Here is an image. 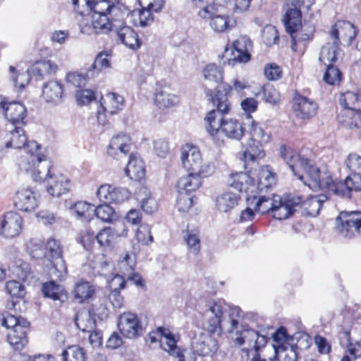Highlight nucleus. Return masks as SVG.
Returning a JSON list of instances; mask_svg holds the SVG:
<instances>
[{
    "label": "nucleus",
    "instance_id": "nucleus-1",
    "mask_svg": "<svg viewBox=\"0 0 361 361\" xmlns=\"http://www.w3.org/2000/svg\"><path fill=\"white\" fill-rule=\"evenodd\" d=\"M232 90L228 84H222L214 94L210 90H206L208 100L216 106L207 113L204 118L206 129L211 136L216 135L219 131L227 137L239 140L246 131L244 123H241L235 118H226L231 111V105L228 97Z\"/></svg>",
    "mask_w": 361,
    "mask_h": 361
},
{
    "label": "nucleus",
    "instance_id": "nucleus-2",
    "mask_svg": "<svg viewBox=\"0 0 361 361\" xmlns=\"http://www.w3.org/2000/svg\"><path fill=\"white\" fill-rule=\"evenodd\" d=\"M279 150L281 157L299 180L310 188H318L331 192L336 179H333L329 170L318 168L312 161L301 157L285 145H281Z\"/></svg>",
    "mask_w": 361,
    "mask_h": 361
},
{
    "label": "nucleus",
    "instance_id": "nucleus-3",
    "mask_svg": "<svg viewBox=\"0 0 361 361\" xmlns=\"http://www.w3.org/2000/svg\"><path fill=\"white\" fill-rule=\"evenodd\" d=\"M89 13H91L92 25L95 32L106 34L116 26L118 20L115 17L120 10L109 0H92Z\"/></svg>",
    "mask_w": 361,
    "mask_h": 361
},
{
    "label": "nucleus",
    "instance_id": "nucleus-4",
    "mask_svg": "<svg viewBox=\"0 0 361 361\" xmlns=\"http://www.w3.org/2000/svg\"><path fill=\"white\" fill-rule=\"evenodd\" d=\"M342 24L343 27H341V23H336L332 26L330 30V35L334 39V42L332 43H327L321 49L319 59L326 66L327 64L334 65L337 61V51L341 44L339 39L340 27H341L342 31H345L341 37L347 45L351 44L357 35L358 30L352 23L344 21Z\"/></svg>",
    "mask_w": 361,
    "mask_h": 361
},
{
    "label": "nucleus",
    "instance_id": "nucleus-5",
    "mask_svg": "<svg viewBox=\"0 0 361 361\" xmlns=\"http://www.w3.org/2000/svg\"><path fill=\"white\" fill-rule=\"evenodd\" d=\"M27 154L18 160V165L21 171L30 174L35 181L43 179V176L49 175L51 162L48 157L35 149H28Z\"/></svg>",
    "mask_w": 361,
    "mask_h": 361
},
{
    "label": "nucleus",
    "instance_id": "nucleus-6",
    "mask_svg": "<svg viewBox=\"0 0 361 361\" xmlns=\"http://www.w3.org/2000/svg\"><path fill=\"white\" fill-rule=\"evenodd\" d=\"M207 306L209 312L213 315V317H210L208 320L207 329L209 332L214 334L217 331L218 329L221 330V318L224 313L226 312L228 308L230 309L229 318L231 326L228 331L233 332L235 329H238V321L234 317H241L242 310L239 307L235 306L230 307L223 300L209 302Z\"/></svg>",
    "mask_w": 361,
    "mask_h": 361
},
{
    "label": "nucleus",
    "instance_id": "nucleus-7",
    "mask_svg": "<svg viewBox=\"0 0 361 361\" xmlns=\"http://www.w3.org/2000/svg\"><path fill=\"white\" fill-rule=\"evenodd\" d=\"M117 326L122 336L129 339L142 336L146 329L138 315L131 312L121 314Z\"/></svg>",
    "mask_w": 361,
    "mask_h": 361
},
{
    "label": "nucleus",
    "instance_id": "nucleus-8",
    "mask_svg": "<svg viewBox=\"0 0 361 361\" xmlns=\"http://www.w3.org/2000/svg\"><path fill=\"white\" fill-rule=\"evenodd\" d=\"M39 204V195L30 187L18 189L13 197L14 207L22 212H33L38 207Z\"/></svg>",
    "mask_w": 361,
    "mask_h": 361
},
{
    "label": "nucleus",
    "instance_id": "nucleus-9",
    "mask_svg": "<svg viewBox=\"0 0 361 361\" xmlns=\"http://www.w3.org/2000/svg\"><path fill=\"white\" fill-rule=\"evenodd\" d=\"M301 202L302 196L300 195L289 194L284 197L283 200L279 196L271 215L274 219L279 220L286 219L293 214Z\"/></svg>",
    "mask_w": 361,
    "mask_h": 361
},
{
    "label": "nucleus",
    "instance_id": "nucleus-10",
    "mask_svg": "<svg viewBox=\"0 0 361 361\" xmlns=\"http://www.w3.org/2000/svg\"><path fill=\"white\" fill-rule=\"evenodd\" d=\"M238 335L235 338V343L240 345L247 343V350H254L255 352H259L267 343L268 338L266 336L259 334V333L252 329H249L247 325H242L241 330L237 331Z\"/></svg>",
    "mask_w": 361,
    "mask_h": 361
},
{
    "label": "nucleus",
    "instance_id": "nucleus-11",
    "mask_svg": "<svg viewBox=\"0 0 361 361\" xmlns=\"http://www.w3.org/2000/svg\"><path fill=\"white\" fill-rule=\"evenodd\" d=\"M124 102L123 97L115 92H109L105 95V98L102 97L100 106L97 111V121L99 123L105 126L104 113H108L111 115L116 114L123 109Z\"/></svg>",
    "mask_w": 361,
    "mask_h": 361
},
{
    "label": "nucleus",
    "instance_id": "nucleus-12",
    "mask_svg": "<svg viewBox=\"0 0 361 361\" xmlns=\"http://www.w3.org/2000/svg\"><path fill=\"white\" fill-rule=\"evenodd\" d=\"M13 129L10 130V134L5 146L6 148L21 149L25 150L28 149H35L37 152L41 149V145L35 140L28 141L27 136L25 134L23 126H13Z\"/></svg>",
    "mask_w": 361,
    "mask_h": 361
},
{
    "label": "nucleus",
    "instance_id": "nucleus-13",
    "mask_svg": "<svg viewBox=\"0 0 361 361\" xmlns=\"http://www.w3.org/2000/svg\"><path fill=\"white\" fill-rule=\"evenodd\" d=\"M359 212H341L336 218V228L341 235L350 239L357 235Z\"/></svg>",
    "mask_w": 361,
    "mask_h": 361
},
{
    "label": "nucleus",
    "instance_id": "nucleus-14",
    "mask_svg": "<svg viewBox=\"0 0 361 361\" xmlns=\"http://www.w3.org/2000/svg\"><path fill=\"white\" fill-rule=\"evenodd\" d=\"M0 109L12 126H24L27 116V109L24 104L17 102H7L4 99H0Z\"/></svg>",
    "mask_w": 361,
    "mask_h": 361
},
{
    "label": "nucleus",
    "instance_id": "nucleus-15",
    "mask_svg": "<svg viewBox=\"0 0 361 361\" xmlns=\"http://www.w3.org/2000/svg\"><path fill=\"white\" fill-rule=\"evenodd\" d=\"M23 227V217L17 212H8L3 216L0 234L6 238H13L20 234Z\"/></svg>",
    "mask_w": 361,
    "mask_h": 361
},
{
    "label": "nucleus",
    "instance_id": "nucleus-16",
    "mask_svg": "<svg viewBox=\"0 0 361 361\" xmlns=\"http://www.w3.org/2000/svg\"><path fill=\"white\" fill-rule=\"evenodd\" d=\"M130 192L126 188H113L110 185H101L97 196L101 202L111 204H121L128 200Z\"/></svg>",
    "mask_w": 361,
    "mask_h": 361
},
{
    "label": "nucleus",
    "instance_id": "nucleus-17",
    "mask_svg": "<svg viewBox=\"0 0 361 361\" xmlns=\"http://www.w3.org/2000/svg\"><path fill=\"white\" fill-rule=\"evenodd\" d=\"M232 58L228 59V64L235 66L237 63H247L250 60V51L252 47V42L247 36H241L233 44Z\"/></svg>",
    "mask_w": 361,
    "mask_h": 361
},
{
    "label": "nucleus",
    "instance_id": "nucleus-18",
    "mask_svg": "<svg viewBox=\"0 0 361 361\" xmlns=\"http://www.w3.org/2000/svg\"><path fill=\"white\" fill-rule=\"evenodd\" d=\"M354 191H361V176L356 174L348 175L343 181L336 180L331 190L336 195L347 199L351 198Z\"/></svg>",
    "mask_w": 361,
    "mask_h": 361
},
{
    "label": "nucleus",
    "instance_id": "nucleus-19",
    "mask_svg": "<svg viewBox=\"0 0 361 361\" xmlns=\"http://www.w3.org/2000/svg\"><path fill=\"white\" fill-rule=\"evenodd\" d=\"M111 30L116 32L119 40L129 49L137 50L141 47L142 42L137 33L131 27L125 25L123 22L118 20Z\"/></svg>",
    "mask_w": 361,
    "mask_h": 361
},
{
    "label": "nucleus",
    "instance_id": "nucleus-20",
    "mask_svg": "<svg viewBox=\"0 0 361 361\" xmlns=\"http://www.w3.org/2000/svg\"><path fill=\"white\" fill-rule=\"evenodd\" d=\"M191 346L194 354L202 357L210 355L218 350L217 341L205 334H200L198 336H195Z\"/></svg>",
    "mask_w": 361,
    "mask_h": 361
},
{
    "label": "nucleus",
    "instance_id": "nucleus-21",
    "mask_svg": "<svg viewBox=\"0 0 361 361\" xmlns=\"http://www.w3.org/2000/svg\"><path fill=\"white\" fill-rule=\"evenodd\" d=\"M47 255L51 261L52 267L60 274L66 273L67 267L62 257V247L60 242L55 239H49L45 246Z\"/></svg>",
    "mask_w": 361,
    "mask_h": 361
},
{
    "label": "nucleus",
    "instance_id": "nucleus-22",
    "mask_svg": "<svg viewBox=\"0 0 361 361\" xmlns=\"http://www.w3.org/2000/svg\"><path fill=\"white\" fill-rule=\"evenodd\" d=\"M293 109L298 118L305 120L316 115L318 105L314 101L300 96L294 99Z\"/></svg>",
    "mask_w": 361,
    "mask_h": 361
},
{
    "label": "nucleus",
    "instance_id": "nucleus-23",
    "mask_svg": "<svg viewBox=\"0 0 361 361\" xmlns=\"http://www.w3.org/2000/svg\"><path fill=\"white\" fill-rule=\"evenodd\" d=\"M180 159L183 167L188 172H195L202 164L200 150L194 146L186 144L182 149Z\"/></svg>",
    "mask_w": 361,
    "mask_h": 361
},
{
    "label": "nucleus",
    "instance_id": "nucleus-24",
    "mask_svg": "<svg viewBox=\"0 0 361 361\" xmlns=\"http://www.w3.org/2000/svg\"><path fill=\"white\" fill-rule=\"evenodd\" d=\"M41 180H47V192L53 197H60L69 190L70 180L62 175L53 176L50 172L47 176H43Z\"/></svg>",
    "mask_w": 361,
    "mask_h": 361
},
{
    "label": "nucleus",
    "instance_id": "nucleus-25",
    "mask_svg": "<svg viewBox=\"0 0 361 361\" xmlns=\"http://www.w3.org/2000/svg\"><path fill=\"white\" fill-rule=\"evenodd\" d=\"M64 96L63 84L58 80H50L42 88V97L47 103L58 104Z\"/></svg>",
    "mask_w": 361,
    "mask_h": 361
},
{
    "label": "nucleus",
    "instance_id": "nucleus-26",
    "mask_svg": "<svg viewBox=\"0 0 361 361\" xmlns=\"http://www.w3.org/2000/svg\"><path fill=\"white\" fill-rule=\"evenodd\" d=\"M118 267L123 274H128V279L133 281L139 287H145V282L142 276L137 274L131 273L134 271L135 266V256L126 252L122 259L118 261Z\"/></svg>",
    "mask_w": 361,
    "mask_h": 361
},
{
    "label": "nucleus",
    "instance_id": "nucleus-27",
    "mask_svg": "<svg viewBox=\"0 0 361 361\" xmlns=\"http://www.w3.org/2000/svg\"><path fill=\"white\" fill-rule=\"evenodd\" d=\"M228 184L241 192H254L252 188L255 187V180L244 172L231 173L228 179Z\"/></svg>",
    "mask_w": 361,
    "mask_h": 361
},
{
    "label": "nucleus",
    "instance_id": "nucleus-28",
    "mask_svg": "<svg viewBox=\"0 0 361 361\" xmlns=\"http://www.w3.org/2000/svg\"><path fill=\"white\" fill-rule=\"evenodd\" d=\"M6 290L11 295V300L8 302L7 307L10 310H16L17 305L23 300L25 294V286L19 281H9L6 282Z\"/></svg>",
    "mask_w": 361,
    "mask_h": 361
},
{
    "label": "nucleus",
    "instance_id": "nucleus-29",
    "mask_svg": "<svg viewBox=\"0 0 361 361\" xmlns=\"http://www.w3.org/2000/svg\"><path fill=\"white\" fill-rule=\"evenodd\" d=\"M202 184L200 177L194 172H189L186 176H183L177 182L178 192L180 195H189L196 191Z\"/></svg>",
    "mask_w": 361,
    "mask_h": 361
},
{
    "label": "nucleus",
    "instance_id": "nucleus-30",
    "mask_svg": "<svg viewBox=\"0 0 361 361\" xmlns=\"http://www.w3.org/2000/svg\"><path fill=\"white\" fill-rule=\"evenodd\" d=\"M126 174L130 179L141 180L145 175V168L143 161L137 154L131 153L126 168Z\"/></svg>",
    "mask_w": 361,
    "mask_h": 361
},
{
    "label": "nucleus",
    "instance_id": "nucleus-31",
    "mask_svg": "<svg viewBox=\"0 0 361 361\" xmlns=\"http://www.w3.org/2000/svg\"><path fill=\"white\" fill-rule=\"evenodd\" d=\"M276 182V175L272 168L266 165L261 168L257 176V189L259 192H267Z\"/></svg>",
    "mask_w": 361,
    "mask_h": 361
},
{
    "label": "nucleus",
    "instance_id": "nucleus-32",
    "mask_svg": "<svg viewBox=\"0 0 361 361\" xmlns=\"http://www.w3.org/2000/svg\"><path fill=\"white\" fill-rule=\"evenodd\" d=\"M75 325L83 332H92L97 327L96 314L90 310H82L76 314Z\"/></svg>",
    "mask_w": 361,
    "mask_h": 361
},
{
    "label": "nucleus",
    "instance_id": "nucleus-33",
    "mask_svg": "<svg viewBox=\"0 0 361 361\" xmlns=\"http://www.w3.org/2000/svg\"><path fill=\"white\" fill-rule=\"evenodd\" d=\"M202 73L205 80H207L209 82H212L217 85L216 88H215L214 90L205 87L204 92L206 93L207 90H210L214 94L218 89V87L221 85L222 84H224V82H222L224 79L223 68L215 63H209L203 68Z\"/></svg>",
    "mask_w": 361,
    "mask_h": 361
},
{
    "label": "nucleus",
    "instance_id": "nucleus-34",
    "mask_svg": "<svg viewBox=\"0 0 361 361\" xmlns=\"http://www.w3.org/2000/svg\"><path fill=\"white\" fill-rule=\"evenodd\" d=\"M263 143L264 142L249 140L246 149L242 154V157H240L245 164L254 162L257 159H261L265 156L262 146Z\"/></svg>",
    "mask_w": 361,
    "mask_h": 361
},
{
    "label": "nucleus",
    "instance_id": "nucleus-35",
    "mask_svg": "<svg viewBox=\"0 0 361 361\" xmlns=\"http://www.w3.org/2000/svg\"><path fill=\"white\" fill-rule=\"evenodd\" d=\"M71 211L81 221L90 222L94 216V205L84 201L75 202Z\"/></svg>",
    "mask_w": 361,
    "mask_h": 361
},
{
    "label": "nucleus",
    "instance_id": "nucleus-36",
    "mask_svg": "<svg viewBox=\"0 0 361 361\" xmlns=\"http://www.w3.org/2000/svg\"><path fill=\"white\" fill-rule=\"evenodd\" d=\"M160 347L169 353L171 356L178 358V361H185V354L188 353L186 349H181L177 345V341L175 339L174 334L165 338L159 340Z\"/></svg>",
    "mask_w": 361,
    "mask_h": 361
},
{
    "label": "nucleus",
    "instance_id": "nucleus-37",
    "mask_svg": "<svg viewBox=\"0 0 361 361\" xmlns=\"http://www.w3.org/2000/svg\"><path fill=\"white\" fill-rule=\"evenodd\" d=\"M57 68V65L49 60H41L35 62L30 69L35 79L42 80L45 75L55 73Z\"/></svg>",
    "mask_w": 361,
    "mask_h": 361
},
{
    "label": "nucleus",
    "instance_id": "nucleus-38",
    "mask_svg": "<svg viewBox=\"0 0 361 361\" xmlns=\"http://www.w3.org/2000/svg\"><path fill=\"white\" fill-rule=\"evenodd\" d=\"M128 141V137L126 135H118L112 137L107 149V153L111 157L118 155V152L126 155L130 148Z\"/></svg>",
    "mask_w": 361,
    "mask_h": 361
},
{
    "label": "nucleus",
    "instance_id": "nucleus-39",
    "mask_svg": "<svg viewBox=\"0 0 361 361\" xmlns=\"http://www.w3.org/2000/svg\"><path fill=\"white\" fill-rule=\"evenodd\" d=\"M136 199L140 202L142 210L147 214H152L157 210V203L155 199L151 197L150 191L147 188H140L136 193Z\"/></svg>",
    "mask_w": 361,
    "mask_h": 361
},
{
    "label": "nucleus",
    "instance_id": "nucleus-40",
    "mask_svg": "<svg viewBox=\"0 0 361 361\" xmlns=\"http://www.w3.org/2000/svg\"><path fill=\"white\" fill-rule=\"evenodd\" d=\"M42 290L45 297L49 298L53 300L64 302L67 300V293L63 287L57 284L54 281L43 283Z\"/></svg>",
    "mask_w": 361,
    "mask_h": 361
},
{
    "label": "nucleus",
    "instance_id": "nucleus-41",
    "mask_svg": "<svg viewBox=\"0 0 361 361\" xmlns=\"http://www.w3.org/2000/svg\"><path fill=\"white\" fill-rule=\"evenodd\" d=\"M244 125L245 127H248L247 131L250 135L249 140L264 142V143L269 142V135L253 120V118L250 115L246 116V123H244Z\"/></svg>",
    "mask_w": 361,
    "mask_h": 361
},
{
    "label": "nucleus",
    "instance_id": "nucleus-42",
    "mask_svg": "<svg viewBox=\"0 0 361 361\" xmlns=\"http://www.w3.org/2000/svg\"><path fill=\"white\" fill-rule=\"evenodd\" d=\"M301 11L297 9H288L283 18L284 26L289 35L296 32L302 26Z\"/></svg>",
    "mask_w": 361,
    "mask_h": 361
},
{
    "label": "nucleus",
    "instance_id": "nucleus-43",
    "mask_svg": "<svg viewBox=\"0 0 361 361\" xmlns=\"http://www.w3.org/2000/svg\"><path fill=\"white\" fill-rule=\"evenodd\" d=\"M207 18L210 19V27L218 33L226 32L230 30L233 25L231 24L228 16L217 14L216 8L214 7V13Z\"/></svg>",
    "mask_w": 361,
    "mask_h": 361
},
{
    "label": "nucleus",
    "instance_id": "nucleus-44",
    "mask_svg": "<svg viewBox=\"0 0 361 361\" xmlns=\"http://www.w3.org/2000/svg\"><path fill=\"white\" fill-rule=\"evenodd\" d=\"M73 293L75 300L78 302L82 303L93 298L95 288L88 281H80L75 284Z\"/></svg>",
    "mask_w": 361,
    "mask_h": 361
},
{
    "label": "nucleus",
    "instance_id": "nucleus-45",
    "mask_svg": "<svg viewBox=\"0 0 361 361\" xmlns=\"http://www.w3.org/2000/svg\"><path fill=\"white\" fill-rule=\"evenodd\" d=\"M361 95L357 92L346 91L339 97L340 104L344 109L360 110L361 109Z\"/></svg>",
    "mask_w": 361,
    "mask_h": 361
},
{
    "label": "nucleus",
    "instance_id": "nucleus-46",
    "mask_svg": "<svg viewBox=\"0 0 361 361\" xmlns=\"http://www.w3.org/2000/svg\"><path fill=\"white\" fill-rule=\"evenodd\" d=\"M314 28L311 25L301 26L296 32H293L290 35L291 49L293 51H297V44L298 42H305L312 40L313 38Z\"/></svg>",
    "mask_w": 361,
    "mask_h": 361
},
{
    "label": "nucleus",
    "instance_id": "nucleus-47",
    "mask_svg": "<svg viewBox=\"0 0 361 361\" xmlns=\"http://www.w3.org/2000/svg\"><path fill=\"white\" fill-rule=\"evenodd\" d=\"M238 199L239 196L233 192H225L216 198V205L219 211L228 212L238 204Z\"/></svg>",
    "mask_w": 361,
    "mask_h": 361
},
{
    "label": "nucleus",
    "instance_id": "nucleus-48",
    "mask_svg": "<svg viewBox=\"0 0 361 361\" xmlns=\"http://www.w3.org/2000/svg\"><path fill=\"white\" fill-rule=\"evenodd\" d=\"M154 102L160 109H165L177 105L180 100L179 97L175 94H171L164 90H161L154 94Z\"/></svg>",
    "mask_w": 361,
    "mask_h": 361
},
{
    "label": "nucleus",
    "instance_id": "nucleus-49",
    "mask_svg": "<svg viewBox=\"0 0 361 361\" xmlns=\"http://www.w3.org/2000/svg\"><path fill=\"white\" fill-rule=\"evenodd\" d=\"M183 238L188 245L190 252L194 255H197L200 250V231L197 228H189L187 227L186 230L183 231Z\"/></svg>",
    "mask_w": 361,
    "mask_h": 361
},
{
    "label": "nucleus",
    "instance_id": "nucleus-50",
    "mask_svg": "<svg viewBox=\"0 0 361 361\" xmlns=\"http://www.w3.org/2000/svg\"><path fill=\"white\" fill-rule=\"evenodd\" d=\"M107 52H100L95 57L94 63L87 71V77L94 78L103 68H109L111 63Z\"/></svg>",
    "mask_w": 361,
    "mask_h": 361
},
{
    "label": "nucleus",
    "instance_id": "nucleus-51",
    "mask_svg": "<svg viewBox=\"0 0 361 361\" xmlns=\"http://www.w3.org/2000/svg\"><path fill=\"white\" fill-rule=\"evenodd\" d=\"M61 355L63 361H85L87 359L86 350L78 345L68 346Z\"/></svg>",
    "mask_w": 361,
    "mask_h": 361
},
{
    "label": "nucleus",
    "instance_id": "nucleus-52",
    "mask_svg": "<svg viewBox=\"0 0 361 361\" xmlns=\"http://www.w3.org/2000/svg\"><path fill=\"white\" fill-rule=\"evenodd\" d=\"M277 197L279 195H273L271 197L266 195L260 196L256 203L255 211L262 214L271 213Z\"/></svg>",
    "mask_w": 361,
    "mask_h": 361
},
{
    "label": "nucleus",
    "instance_id": "nucleus-53",
    "mask_svg": "<svg viewBox=\"0 0 361 361\" xmlns=\"http://www.w3.org/2000/svg\"><path fill=\"white\" fill-rule=\"evenodd\" d=\"M104 203L94 207V216L104 222L110 223L116 218V214L110 203Z\"/></svg>",
    "mask_w": 361,
    "mask_h": 361
},
{
    "label": "nucleus",
    "instance_id": "nucleus-54",
    "mask_svg": "<svg viewBox=\"0 0 361 361\" xmlns=\"http://www.w3.org/2000/svg\"><path fill=\"white\" fill-rule=\"evenodd\" d=\"M19 332V336H16L15 331H9L7 334V341L16 350H22L28 343L26 331Z\"/></svg>",
    "mask_w": 361,
    "mask_h": 361
},
{
    "label": "nucleus",
    "instance_id": "nucleus-55",
    "mask_svg": "<svg viewBox=\"0 0 361 361\" xmlns=\"http://www.w3.org/2000/svg\"><path fill=\"white\" fill-rule=\"evenodd\" d=\"M320 200L310 197L305 200H303L302 196V202L298 207H300L305 211V214L309 216H317L321 209Z\"/></svg>",
    "mask_w": 361,
    "mask_h": 361
},
{
    "label": "nucleus",
    "instance_id": "nucleus-56",
    "mask_svg": "<svg viewBox=\"0 0 361 361\" xmlns=\"http://www.w3.org/2000/svg\"><path fill=\"white\" fill-rule=\"evenodd\" d=\"M77 240L87 251L91 250L96 242L94 232L88 228L81 230L78 235Z\"/></svg>",
    "mask_w": 361,
    "mask_h": 361
},
{
    "label": "nucleus",
    "instance_id": "nucleus-57",
    "mask_svg": "<svg viewBox=\"0 0 361 361\" xmlns=\"http://www.w3.org/2000/svg\"><path fill=\"white\" fill-rule=\"evenodd\" d=\"M323 79L329 85H338L342 80V73L337 66L327 64Z\"/></svg>",
    "mask_w": 361,
    "mask_h": 361
},
{
    "label": "nucleus",
    "instance_id": "nucleus-58",
    "mask_svg": "<svg viewBox=\"0 0 361 361\" xmlns=\"http://www.w3.org/2000/svg\"><path fill=\"white\" fill-rule=\"evenodd\" d=\"M27 250L31 257L39 259L43 257L46 252L44 243L39 239H31L27 243Z\"/></svg>",
    "mask_w": 361,
    "mask_h": 361
},
{
    "label": "nucleus",
    "instance_id": "nucleus-59",
    "mask_svg": "<svg viewBox=\"0 0 361 361\" xmlns=\"http://www.w3.org/2000/svg\"><path fill=\"white\" fill-rule=\"evenodd\" d=\"M192 5L199 8L198 16L202 18H206L214 13V5L209 4L207 0H190Z\"/></svg>",
    "mask_w": 361,
    "mask_h": 361
},
{
    "label": "nucleus",
    "instance_id": "nucleus-60",
    "mask_svg": "<svg viewBox=\"0 0 361 361\" xmlns=\"http://www.w3.org/2000/svg\"><path fill=\"white\" fill-rule=\"evenodd\" d=\"M346 166L351 171L350 175L361 176V156L356 153H350L345 161Z\"/></svg>",
    "mask_w": 361,
    "mask_h": 361
},
{
    "label": "nucleus",
    "instance_id": "nucleus-61",
    "mask_svg": "<svg viewBox=\"0 0 361 361\" xmlns=\"http://www.w3.org/2000/svg\"><path fill=\"white\" fill-rule=\"evenodd\" d=\"M262 37L264 42L269 47L277 44L279 41V32L274 26H267L263 30Z\"/></svg>",
    "mask_w": 361,
    "mask_h": 361
},
{
    "label": "nucleus",
    "instance_id": "nucleus-62",
    "mask_svg": "<svg viewBox=\"0 0 361 361\" xmlns=\"http://www.w3.org/2000/svg\"><path fill=\"white\" fill-rule=\"evenodd\" d=\"M114 236V231L111 228H104L96 235V242L101 247H107L111 244Z\"/></svg>",
    "mask_w": 361,
    "mask_h": 361
},
{
    "label": "nucleus",
    "instance_id": "nucleus-63",
    "mask_svg": "<svg viewBox=\"0 0 361 361\" xmlns=\"http://www.w3.org/2000/svg\"><path fill=\"white\" fill-rule=\"evenodd\" d=\"M264 75L269 80H278L282 78L283 71L275 63L267 64L264 70Z\"/></svg>",
    "mask_w": 361,
    "mask_h": 361
},
{
    "label": "nucleus",
    "instance_id": "nucleus-64",
    "mask_svg": "<svg viewBox=\"0 0 361 361\" xmlns=\"http://www.w3.org/2000/svg\"><path fill=\"white\" fill-rule=\"evenodd\" d=\"M136 237L137 240L142 245H149L154 240L148 225H140L137 229Z\"/></svg>",
    "mask_w": 361,
    "mask_h": 361
}]
</instances>
